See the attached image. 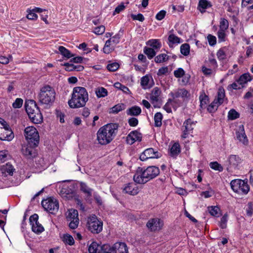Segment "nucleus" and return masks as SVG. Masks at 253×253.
Listing matches in <instances>:
<instances>
[{"instance_id":"nucleus-42","label":"nucleus","mask_w":253,"mask_h":253,"mask_svg":"<svg viewBox=\"0 0 253 253\" xmlns=\"http://www.w3.org/2000/svg\"><path fill=\"white\" fill-rule=\"evenodd\" d=\"M144 53L147 55L149 59H152L156 54V52L154 48L147 47L144 48Z\"/></svg>"},{"instance_id":"nucleus-23","label":"nucleus","mask_w":253,"mask_h":253,"mask_svg":"<svg viewBox=\"0 0 253 253\" xmlns=\"http://www.w3.org/2000/svg\"><path fill=\"white\" fill-rule=\"evenodd\" d=\"M188 92L187 90L184 88L178 89L175 92H171L169 95H173L175 98L181 97L184 98L187 97Z\"/></svg>"},{"instance_id":"nucleus-40","label":"nucleus","mask_w":253,"mask_h":253,"mask_svg":"<svg viewBox=\"0 0 253 253\" xmlns=\"http://www.w3.org/2000/svg\"><path fill=\"white\" fill-rule=\"evenodd\" d=\"M32 229L34 232L39 234L43 231L44 228L38 221L36 222V223H33V225H32Z\"/></svg>"},{"instance_id":"nucleus-36","label":"nucleus","mask_w":253,"mask_h":253,"mask_svg":"<svg viewBox=\"0 0 253 253\" xmlns=\"http://www.w3.org/2000/svg\"><path fill=\"white\" fill-rule=\"evenodd\" d=\"M125 109V105L123 103L118 104L111 108H110L109 113L113 114H117L119 112Z\"/></svg>"},{"instance_id":"nucleus-56","label":"nucleus","mask_w":253,"mask_h":253,"mask_svg":"<svg viewBox=\"0 0 253 253\" xmlns=\"http://www.w3.org/2000/svg\"><path fill=\"white\" fill-rule=\"evenodd\" d=\"M119 64L116 62L108 64L107 68L111 72H115L119 68Z\"/></svg>"},{"instance_id":"nucleus-26","label":"nucleus","mask_w":253,"mask_h":253,"mask_svg":"<svg viewBox=\"0 0 253 253\" xmlns=\"http://www.w3.org/2000/svg\"><path fill=\"white\" fill-rule=\"evenodd\" d=\"M103 246H101L96 242H92L88 247L89 253H98L102 250Z\"/></svg>"},{"instance_id":"nucleus-41","label":"nucleus","mask_w":253,"mask_h":253,"mask_svg":"<svg viewBox=\"0 0 253 253\" xmlns=\"http://www.w3.org/2000/svg\"><path fill=\"white\" fill-rule=\"evenodd\" d=\"M211 6L210 2L207 0H200L198 4V8L201 12H203L205 9Z\"/></svg>"},{"instance_id":"nucleus-37","label":"nucleus","mask_w":253,"mask_h":253,"mask_svg":"<svg viewBox=\"0 0 253 253\" xmlns=\"http://www.w3.org/2000/svg\"><path fill=\"white\" fill-rule=\"evenodd\" d=\"M163 115L160 112H157L154 116V125L156 127H160L162 125Z\"/></svg>"},{"instance_id":"nucleus-34","label":"nucleus","mask_w":253,"mask_h":253,"mask_svg":"<svg viewBox=\"0 0 253 253\" xmlns=\"http://www.w3.org/2000/svg\"><path fill=\"white\" fill-rule=\"evenodd\" d=\"M149 77L148 75H145L141 78L140 84L143 89H147L151 87V85L149 84Z\"/></svg>"},{"instance_id":"nucleus-32","label":"nucleus","mask_w":253,"mask_h":253,"mask_svg":"<svg viewBox=\"0 0 253 253\" xmlns=\"http://www.w3.org/2000/svg\"><path fill=\"white\" fill-rule=\"evenodd\" d=\"M180 152V145L178 143H175L170 149V155L175 158Z\"/></svg>"},{"instance_id":"nucleus-29","label":"nucleus","mask_w":253,"mask_h":253,"mask_svg":"<svg viewBox=\"0 0 253 253\" xmlns=\"http://www.w3.org/2000/svg\"><path fill=\"white\" fill-rule=\"evenodd\" d=\"M169 42V45L170 47L173 46L174 44H179L182 42V40L174 34H170L168 38Z\"/></svg>"},{"instance_id":"nucleus-28","label":"nucleus","mask_w":253,"mask_h":253,"mask_svg":"<svg viewBox=\"0 0 253 253\" xmlns=\"http://www.w3.org/2000/svg\"><path fill=\"white\" fill-rule=\"evenodd\" d=\"M141 113V108L137 106H134L126 110V114L129 116H137L140 114Z\"/></svg>"},{"instance_id":"nucleus-44","label":"nucleus","mask_w":253,"mask_h":253,"mask_svg":"<svg viewBox=\"0 0 253 253\" xmlns=\"http://www.w3.org/2000/svg\"><path fill=\"white\" fill-rule=\"evenodd\" d=\"M63 241L70 246L73 245L75 243L74 239L70 234H64L63 237Z\"/></svg>"},{"instance_id":"nucleus-11","label":"nucleus","mask_w":253,"mask_h":253,"mask_svg":"<svg viewBox=\"0 0 253 253\" xmlns=\"http://www.w3.org/2000/svg\"><path fill=\"white\" fill-rule=\"evenodd\" d=\"M195 126V123L191 119H188L185 120L181 127L182 134L181 137L182 138H186L188 136L193 132V130Z\"/></svg>"},{"instance_id":"nucleus-12","label":"nucleus","mask_w":253,"mask_h":253,"mask_svg":"<svg viewBox=\"0 0 253 253\" xmlns=\"http://www.w3.org/2000/svg\"><path fill=\"white\" fill-rule=\"evenodd\" d=\"M163 225V221L159 218H150L146 224V227L151 232H156L160 230Z\"/></svg>"},{"instance_id":"nucleus-64","label":"nucleus","mask_w":253,"mask_h":253,"mask_svg":"<svg viewBox=\"0 0 253 253\" xmlns=\"http://www.w3.org/2000/svg\"><path fill=\"white\" fill-rule=\"evenodd\" d=\"M98 253H112L111 248L108 245H103L102 250Z\"/></svg>"},{"instance_id":"nucleus-21","label":"nucleus","mask_w":253,"mask_h":253,"mask_svg":"<svg viewBox=\"0 0 253 253\" xmlns=\"http://www.w3.org/2000/svg\"><path fill=\"white\" fill-rule=\"evenodd\" d=\"M30 146L24 147L22 148V153L24 156L28 159H31L35 157L36 156V152L34 149L33 145H30Z\"/></svg>"},{"instance_id":"nucleus-3","label":"nucleus","mask_w":253,"mask_h":253,"mask_svg":"<svg viewBox=\"0 0 253 253\" xmlns=\"http://www.w3.org/2000/svg\"><path fill=\"white\" fill-rule=\"evenodd\" d=\"M88 100V94L84 87L77 86L73 88L71 99L68 104L71 108H78L85 105Z\"/></svg>"},{"instance_id":"nucleus-8","label":"nucleus","mask_w":253,"mask_h":253,"mask_svg":"<svg viewBox=\"0 0 253 253\" xmlns=\"http://www.w3.org/2000/svg\"><path fill=\"white\" fill-rule=\"evenodd\" d=\"M230 185L232 189L239 194H247L250 190L248 182L245 180H233L230 182Z\"/></svg>"},{"instance_id":"nucleus-24","label":"nucleus","mask_w":253,"mask_h":253,"mask_svg":"<svg viewBox=\"0 0 253 253\" xmlns=\"http://www.w3.org/2000/svg\"><path fill=\"white\" fill-rule=\"evenodd\" d=\"M252 78L251 75L249 73H245L242 75L237 80V82L241 86H244V84H247L248 82L251 81Z\"/></svg>"},{"instance_id":"nucleus-61","label":"nucleus","mask_w":253,"mask_h":253,"mask_svg":"<svg viewBox=\"0 0 253 253\" xmlns=\"http://www.w3.org/2000/svg\"><path fill=\"white\" fill-rule=\"evenodd\" d=\"M23 100L21 98H17L12 104L14 108H20L23 104Z\"/></svg>"},{"instance_id":"nucleus-57","label":"nucleus","mask_w":253,"mask_h":253,"mask_svg":"<svg viewBox=\"0 0 253 253\" xmlns=\"http://www.w3.org/2000/svg\"><path fill=\"white\" fill-rule=\"evenodd\" d=\"M184 70L181 68H179L177 70L174 71L173 74L175 77L176 78H180L182 77L185 75Z\"/></svg>"},{"instance_id":"nucleus-16","label":"nucleus","mask_w":253,"mask_h":253,"mask_svg":"<svg viewBox=\"0 0 253 253\" xmlns=\"http://www.w3.org/2000/svg\"><path fill=\"white\" fill-rule=\"evenodd\" d=\"M236 137L239 141L244 145H247L248 139L246 135L244 126L241 125L239 126L238 129L236 131Z\"/></svg>"},{"instance_id":"nucleus-27","label":"nucleus","mask_w":253,"mask_h":253,"mask_svg":"<svg viewBox=\"0 0 253 253\" xmlns=\"http://www.w3.org/2000/svg\"><path fill=\"white\" fill-rule=\"evenodd\" d=\"M73 190L69 186H64L60 191V195L62 197L69 198L72 197Z\"/></svg>"},{"instance_id":"nucleus-31","label":"nucleus","mask_w":253,"mask_h":253,"mask_svg":"<svg viewBox=\"0 0 253 253\" xmlns=\"http://www.w3.org/2000/svg\"><path fill=\"white\" fill-rule=\"evenodd\" d=\"M76 219H79L78 211L74 209L69 210L67 215V221L76 220Z\"/></svg>"},{"instance_id":"nucleus-51","label":"nucleus","mask_w":253,"mask_h":253,"mask_svg":"<svg viewBox=\"0 0 253 253\" xmlns=\"http://www.w3.org/2000/svg\"><path fill=\"white\" fill-rule=\"evenodd\" d=\"M10 157V155L8 151L3 150L0 151V163H3L8 159Z\"/></svg>"},{"instance_id":"nucleus-55","label":"nucleus","mask_w":253,"mask_h":253,"mask_svg":"<svg viewBox=\"0 0 253 253\" xmlns=\"http://www.w3.org/2000/svg\"><path fill=\"white\" fill-rule=\"evenodd\" d=\"M229 26V23L227 20L222 18L220 22V29L219 30L225 31L227 30Z\"/></svg>"},{"instance_id":"nucleus-10","label":"nucleus","mask_w":253,"mask_h":253,"mask_svg":"<svg viewBox=\"0 0 253 253\" xmlns=\"http://www.w3.org/2000/svg\"><path fill=\"white\" fill-rule=\"evenodd\" d=\"M42 207L45 211L51 213H55L59 209V203L54 198H48L42 202Z\"/></svg>"},{"instance_id":"nucleus-62","label":"nucleus","mask_w":253,"mask_h":253,"mask_svg":"<svg viewBox=\"0 0 253 253\" xmlns=\"http://www.w3.org/2000/svg\"><path fill=\"white\" fill-rule=\"evenodd\" d=\"M227 221V215H224L220 219L219 226L222 229H224L226 227V223Z\"/></svg>"},{"instance_id":"nucleus-20","label":"nucleus","mask_w":253,"mask_h":253,"mask_svg":"<svg viewBox=\"0 0 253 253\" xmlns=\"http://www.w3.org/2000/svg\"><path fill=\"white\" fill-rule=\"evenodd\" d=\"M0 171L4 176L12 175L15 171V169L11 164L7 163L1 167Z\"/></svg>"},{"instance_id":"nucleus-59","label":"nucleus","mask_w":253,"mask_h":253,"mask_svg":"<svg viewBox=\"0 0 253 253\" xmlns=\"http://www.w3.org/2000/svg\"><path fill=\"white\" fill-rule=\"evenodd\" d=\"M243 87H244V86H241L237 82V83L235 82V83H233L232 84H230L228 85V86H227V89L228 90H230L231 91L232 89H236V90L240 89H241Z\"/></svg>"},{"instance_id":"nucleus-17","label":"nucleus","mask_w":253,"mask_h":253,"mask_svg":"<svg viewBox=\"0 0 253 253\" xmlns=\"http://www.w3.org/2000/svg\"><path fill=\"white\" fill-rule=\"evenodd\" d=\"M112 251L115 253H128V248L125 243H116L111 248Z\"/></svg>"},{"instance_id":"nucleus-48","label":"nucleus","mask_w":253,"mask_h":253,"mask_svg":"<svg viewBox=\"0 0 253 253\" xmlns=\"http://www.w3.org/2000/svg\"><path fill=\"white\" fill-rule=\"evenodd\" d=\"M180 52L184 56H187L190 52V45L188 43L182 44L180 46Z\"/></svg>"},{"instance_id":"nucleus-38","label":"nucleus","mask_w":253,"mask_h":253,"mask_svg":"<svg viewBox=\"0 0 253 253\" xmlns=\"http://www.w3.org/2000/svg\"><path fill=\"white\" fill-rule=\"evenodd\" d=\"M169 96H170L171 98H169L168 100H171V105L173 108L176 109L181 105L182 101L178 98H175L173 95H169Z\"/></svg>"},{"instance_id":"nucleus-1","label":"nucleus","mask_w":253,"mask_h":253,"mask_svg":"<svg viewBox=\"0 0 253 253\" xmlns=\"http://www.w3.org/2000/svg\"><path fill=\"white\" fill-rule=\"evenodd\" d=\"M117 124H108L101 127L97 132V139L101 145L110 143L115 137L118 131Z\"/></svg>"},{"instance_id":"nucleus-19","label":"nucleus","mask_w":253,"mask_h":253,"mask_svg":"<svg viewBox=\"0 0 253 253\" xmlns=\"http://www.w3.org/2000/svg\"><path fill=\"white\" fill-rule=\"evenodd\" d=\"M124 191L129 195H135L138 193L139 188L136 184L129 183L124 187Z\"/></svg>"},{"instance_id":"nucleus-46","label":"nucleus","mask_w":253,"mask_h":253,"mask_svg":"<svg viewBox=\"0 0 253 253\" xmlns=\"http://www.w3.org/2000/svg\"><path fill=\"white\" fill-rule=\"evenodd\" d=\"M207 64H208V66L209 67H211L215 70L218 67L217 62L212 55L209 57Z\"/></svg>"},{"instance_id":"nucleus-5","label":"nucleus","mask_w":253,"mask_h":253,"mask_svg":"<svg viewBox=\"0 0 253 253\" xmlns=\"http://www.w3.org/2000/svg\"><path fill=\"white\" fill-rule=\"evenodd\" d=\"M55 92L49 85L42 87L38 94L39 101L42 104H51L55 100Z\"/></svg>"},{"instance_id":"nucleus-49","label":"nucleus","mask_w":253,"mask_h":253,"mask_svg":"<svg viewBox=\"0 0 253 253\" xmlns=\"http://www.w3.org/2000/svg\"><path fill=\"white\" fill-rule=\"evenodd\" d=\"M240 117V114L235 109H231L228 113V118L230 120H235Z\"/></svg>"},{"instance_id":"nucleus-50","label":"nucleus","mask_w":253,"mask_h":253,"mask_svg":"<svg viewBox=\"0 0 253 253\" xmlns=\"http://www.w3.org/2000/svg\"><path fill=\"white\" fill-rule=\"evenodd\" d=\"M226 48L223 47L218 50L216 53L217 57L219 60H223L226 59Z\"/></svg>"},{"instance_id":"nucleus-25","label":"nucleus","mask_w":253,"mask_h":253,"mask_svg":"<svg viewBox=\"0 0 253 253\" xmlns=\"http://www.w3.org/2000/svg\"><path fill=\"white\" fill-rule=\"evenodd\" d=\"M199 100L200 101V111L202 112L203 110L207 107V105L209 103V97L204 92H202L199 96Z\"/></svg>"},{"instance_id":"nucleus-45","label":"nucleus","mask_w":253,"mask_h":253,"mask_svg":"<svg viewBox=\"0 0 253 253\" xmlns=\"http://www.w3.org/2000/svg\"><path fill=\"white\" fill-rule=\"evenodd\" d=\"M96 96L99 97H104L107 95L108 92L106 89L103 87L97 88L95 91Z\"/></svg>"},{"instance_id":"nucleus-22","label":"nucleus","mask_w":253,"mask_h":253,"mask_svg":"<svg viewBox=\"0 0 253 253\" xmlns=\"http://www.w3.org/2000/svg\"><path fill=\"white\" fill-rule=\"evenodd\" d=\"M161 94V89L158 87H154L152 89L150 94V99L152 102L153 103L158 102Z\"/></svg>"},{"instance_id":"nucleus-33","label":"nucleus","mask_w":253,"mask_h":253,"mask_svg":"<svg viewBox=\"0 0 253 253\" xmlns=\"http://www.w3.org/2000/svg\"><path fill=\"white\" fill-rule=\"evenodd\" d=\"M58 50L60 53L64 57L69 59L74 56L71 52L67 48L63 46H59Z\"/></svg>"},{"instance_id":"nucleus-18","label":"nucleus","mask_w":253,"mask_h":253,"mask_svg":"<svg viewBox=\"0 0 253 253\" xmlns=\"http://www.w3.org/2000/svg\"><path fill=\"white\" fill-rule=\"evenodd\" d=\"M79 184L80 189L84 194H85L86 200H89V198L92 196L93 189L89 187V186L85 182H80Z\"/></svg>"},{"instance_id":"nucleus-60","label":"nucleus","mask_w":253,"mask_h":253,"mask_svg":"<svg viewBox=\"0 0 253 253\" xmlns=\"http://www.w3.org/2000/svg\"><path fill=\"white\" fill-rule=\"evenodd\" d=\"M105 30V28L104 26L101 25L98 27H95L94 29L93 32L98 35L103 34Z\"/></svg>"},{"instance_id":"nucleus-30","label":"nucleus","mask_w":253,"mask_h":253,"mask_svg":"<svg viewBox=\"0 0 253 253\" xmlns=\"http://www.w3.org/2000/svg\"><path fill=\"white\" fill-rule=\"evenodd\" d=\"M225 96L224 89L223 88H219L218 89L217 96L214 101L220 105L223 103Z\"/></svg>"},{"instance_id":"nucleus-7","label":"nucleus","mask_w":253,"mask_h":253,"mask_svg":"<svg viewBox=\"0 0 253 253\" xmlns=\"http://www.w3.org/2000/svg\"><path fill=\"white\" fill-rule=\"evenodd\" d=\"M24 135L29 145L37 147L39 143V135L37 129L32 126H28L24 130Z\"/></svg>"},{"instance_id":"nucleus-52","label":"nucleus","mask_w":253,"mask_h":253,"mask_svg":"<svg viewBox=\"0 0 253 253\" xmlns=\"http://www.w3.org/2000/svg\"><path fill=\"white\" fill-rule=\"evenodd\" d=\"M210 168L215 170L222 171L223 170V167L217 162H211L210 164Z\"/></svg>"},{"instance_id":"nucleus-35","label":"nucleus","mask_w":253,"mask_h":253,"mask_svg":"<svg viewBox=\"0 0 253 253\" xmlns=\"http://www.w3.org/2000/svg\"><path fill=\"white\" fill-rule=\"evenodd\" d=\"M208 211L211 215L218 217L220 215V209L217 206H211L208 208Z\"/></svg>"},{"instance_id":"nucleus-47","label":"nucleus","mask_w":253,"mask_h":253,"mask_svg":"<svg viewBox=\"0 0 253 253\" xmlns=\"http://www.w3.org/2000/svg\"><path fill=\"white\" fill-rule=\"evenodd\" d=\"M111 43V39H109L106 42L103 48V51L104 53L109 54L114 50V48H112L110 46Z\"/></svg>"},{"instance_id":"nucleus-6","label":"nucleus","mask_w":253,"mask_h":253,"mask_svg":"<svg viewBox=\"0 0 253 253\" xmlns=\"http://www.w3.org/2000/svg\"><path fill=\"white\" fill-rule=\"evenodd\" d=\"M87 225L88 230L94 234H98L103 229L102 221L95 215H91L88 217Z\"/></svg>"},{"instance_id":"nucleus-39","label":"nucleus","mask_w":253,"mask_h":253,"mask_svg":"<svg viewBox=\"0 0 253 253\" xmlns=\"http://www.w3.org/2000/svg\"><path fill=\"white\" fill-rule=\"evenodd\" d=\"M147 44L152 47L154 49H159L161 47V43L159 42L158 40L156 39H152L149 40L147 42Z\"/></svg>"},{"instance_id":"nucleus-14","label":"nucleus","mask_w":253,"mask_h":253,"mask_svg":"<svg viewBox=\"0 0 253 253\" xmlns=\"http://www.w3.org/2000/svg\"><path fill=\"white\" fill-rule=\"evenodd\" d=\"M142 134L137 130L131 131L126 138V141L128 144L132 145L135 141H141Z\"/></svg>"},{"instance_id":"nucleus-54","label":"nucleus","mask_w":253,"mask_h":253,"mask_svg":"<svg viewBox=\"0 0 253 253\" xmlns=\"http://www.w3.org/2000/svg\"><path fill=\"white\" fill-rule=\"evenodd\" d=\"M114 86L116 88L122 90L124 93H127L129 92V89L125 85L121 84L119 82L116 83L114 84Z\"/></svg>"},{"instance_id":"nucleus-9","label":"nucleus","mask_w":253,"mask_h":253,"mask_svg":"<svg viewBox=\"0 0 253 253\" xmlns=\"http://www.w3.org/2000/svg\"><path fill=\"white\" fill-rule=\"evenodd\" d=\"M242 162V159L238 155H230L226 161L227 170L233 172L234 170L239 169Z\"/></svg>"},{"instance_id":"nucleus-2","label":"nucleus","mask_w":253,"mask_h":253,"mask_svg":"<svg viewBox=\"0 0 253 253\" xmlns=\"http://www.w3.org/2000/svg\"><path fill=\"white\" fill-rule=\"evenodd\" d=\"M160 173V169L156 166H149L146 169L138 167L133 175L134 181L139 184H144L155 178Z\"/></svg>"},{"instance_id":"nucleus-63","label":"nucleus","mask_w":253,"mask_h":253,"mask_svg":"<svg viewBox=\"0 0 253 253\" xmlns=\"http://www.w3.org/2000/svg\"><path fill=\"white\" fill-rule=\"evenodd\" d=\"M247 215L251 216L253 214V205L252 203H249L246 209Z\"/></svg>"},{"instance_id":"nucleus-4","label":"nucleus","mask_w":253,"mask_h":253,"mask_svg":"<svg viewBox=\"0 0 253 253\" xmlns=\"http://www.w3.org/2000/svg\"><path fill=\"white\" fill-rule=\"evenodd\" d=\"M26 111L32 122L40 124L42 121V116L35 101L30 100L25 102Z\"/></svg>"},{"instance_id":"nucleus-58","label":"nucleus","mask_w":253,"mask_h":253,"mask_svg":"<svg viewBox=\"0 0 253 253\" xmlns=\"http://www.w3.org/2000/svg\"><path fill=\"white\" fill-rule=\"evenodd\" d=\"M202 70L204 74L207 76L211 75L216 71L215 70L212 69L211 67L208 68L205 66L202 67Z\"/></svg>"},{"instance_id":"nucleus-13","label":"nucleus","mask_w":253,"mask_h":253,"mask_svg":"<svg viewBox=\"0 0 253 253\" xmlns=\"http://www.w3.org/2000/svg\"><path fill=\"white\" fill-rule=\"evenodd\" d=\"M162 156L161 154L158 151H155L152 148L145 150L140 155L139 159L142 161H144L149 159H157Z\"/></svg>"},{"instance_id":"nucleus-53","label":"nucleus","mask_w":253,"mask_h":253,"mask_svg":"<svg viewBox=\"0 0 253 253\" xmlns=\"http://www.w3.org/2000/svg\"><path fill=\"white\" fill-rule=\"evenodd\" d=\"M219 106L215 101H213L207 107V110L209 112L211 113L217 110L218 107Z\"/></svg>"},{"instance_id":"nucleus-43","label":"nucleus","mask_w":253,"mask_h":253,"mask_svg":"<svg viewBox=\"0 0 253 253\" xmlns=\"http://www.w3.org/2000/svg\"><path fill=\"white\" fill-rule=\"evenodd\" d=\"M169 56L165 53L160 54L155 58V62L157 63H160L168 60Z\"/></svg>"},{"instance_id":"nucleus-15","label":"nucleus","mask_w":253,"mask_h":253,"mask_svg":"<svg viewBox=\"0 0 253 253\" xmlns=\"http://www.w3.org/2000/svg\"><path fill=\"white\" fill-rule=\"evenodd\" d=\"M14 137V134L9 126L8 128H0V139L1 140L10 141Z\"/></svg>"}]
</instances>
